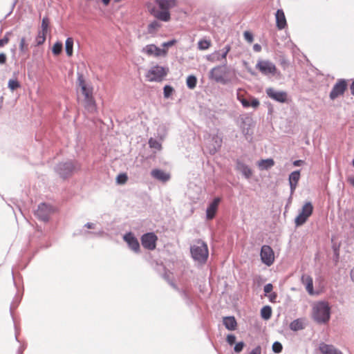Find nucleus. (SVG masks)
<instances>
[{
  "label": "nucleus",
  "instance_id": "obj_1",
  "mask_svg": "<svg viewBox=\"0 0 354 354\" xmlns=\"http://www.w3.org/2000/svg\"><path fill=\"white\" fill-rule=\"evenodd\" d=\"M77 84L84 95V106L89 113H94L97 109L95 98L93 95V88L87 84L82 73H77Z\"/></svg>",
  "mask_w": 354,
  "mask_h": 354
},
{
  "label": "nucleus",
  "instance_id": "obj_2",
  "mask_svg": "<svg viewBox=\"0 0 354 354\" xmlns=\"http://www.w3.org/2000/svg\"><path fill=\"white\" fill-rule=\"evenodd\" d=\"M155 2L162 10L153 7L149 8V12L160 21H169L171 19L169 10L176 6V0H156Z\"/></svg>",
  "mask_w": 354,
  "mask_h": 354
},
{
  "label": "nucleus",
  "instance_id": "obj_3",
  "mask_svg": "<svg viewBox=\"0 0 354 354\" xmlns=\"http://www.w3.org/2000/svg\"><path fill=\"white\" fill-rule=\"evenodd\" d=\"M81 165L76 160H68L59 162L55 167V172L63 179L71 176L75 172L80 170Z\"/></svg>",
  "mask_w": 354,
  "mask_h": 354
},
{
  "label": "nucleus",
  "instance_id": "obj_4",
  "mask_svg": "<svg viewBox=\"0 0 354 354\" xmlns=\"http://www.w3.org/2000/svg\"><path fill=\"white\" fill-rule=\"evenodd\" d=\"M313 317L318 324L327 323L330 317V308L326 301H319L313 307Z\"/></svg>",
  "mask_w": 354,
  "mask_h": 354
},
{
  "label": "nucleus",
  "instance_id": "obj_5",
  "mask_svg": "<svg viewBox=\"0 0 354 354\" xmlns=\"http://www.w3.org/2000/svg\"><path fill=\"white\" fill-rule=\"evenodd\" d=\"M190 252L193 259L200 263H205L209 256L207 245L201 239L197 241V245L190 247Z\"/></svg>",
  "mask_w": 354,
  "mask_h": 354
},
{
  "label": "nucleus",
  "instance_id": "obj_6",
  "mask_svg": "<svg viewBox=\"0 0 354 354\" xmlns=\"http://www.w3.org/2000/svg\"><path fill=\"white\" fill-rule=\"evenodd\" d=\"M168 68L156 65L151 67L146 74V78L149 82H161L167 75Z\"/></svg>",
  "mask_w": 354,
  "mask_h": 354
},
{
  "label": "nucleus",
  "instance_id": "obj_7",
  "mask_svg": "<svg viewBox=\"0 0 354 354\" xmlns=\"http://www.w3.org/2000/svg\"><path fill=\"white\" fill-rule=\"evenodd\" d=\"M313 206L310 202H306L302 207L301 211L295 219L297 227L304 225L308 218L312 215Z\"/></svg>",
  "mask_w": 354,
  "mask_h": 354
},
{
  "label": "nucleus",
  "instance_id": "obj_8",
  "mask_svg": "<svg viewBox=\"0 0 354 354\" xmlns=\"http://www.w3.org/2000/svg\"><path fill=\"white\" fill-rule=\"evenodd\" d=\"M227 61L223 63L222 65H218L211 69L209 71V78L214 80L216 82L225 84L227 80H225L223 75L226 73Z\"/></svg>",
  "mask_w": 354,
  "mask_h": 354
},
{
  "label": "nucleus",
  "instance_id": "obj_9",
  "mask_svg": "<svg viewBox=\"0 0 354 354\" xmlns=\"http://www.w3.org/2000/svg\"><path fill=\"white\" fill-rule=\"evenodd\" d=\"M158 236L154 232H147L141 236L140 241L142 247L148 250H153L156 247Z\"/></svg>",
  "mask_w": 354,
  "mask_h": 354
},
{
  "label": "nucleus",
  "instance_id": "obj_10",
  "mask_svg": "<svg viewBox=\"0 0 354 354\" xmlns=\"http://www.w3.org/2000/svg\"><path fill=\"white\" fill-rule=\"evenodd\" d=\"M347 88V82L345 79H339L333 85L332 90L329 93V97L331 100H335L339 96L343 95Z\"/></svg>",
  "mask_w": 354,
  "mask_h": 354
},
{
  "label": "nucleus",
  "instance_id": "obj_11",
  "mask_svg": "<svg viewBox=\"0 0 354 354\" xmlns=\"http://www.w3.org/2000/svg\"><path fill=\"white\" fill-rule=\"evenodd\" d=\"M53 212V207L50 205L42 203L38 205L35 211V216L38 219L47 222L49 220L50 216Z\"/></svg>",
  "mask_w": 354,
  "mask_h": 354
},
{
  "label": "nucleus",
  "instance_id": "obj_12",
  "mask_svg": "<svg viewBox=\"0 0 354 354\" xmlns=\"http://www.w3.org/2000/svg\"><path fill=\"white\" fill-rule=\"evenodd\" d=\"M256 68L265 75H274L277 71L276 66L268 60H260L256 64Z\"/></svg>",
  "mask_w": 354,
  "mask_h": 354
},
{
  "label": "nucleus",
  "instance_id": "obj_13",
  "mask_svg": "<svg viewBox=\"0 0 354 354\" xmlns=\"http://www.w3.org/2000/svg\"><path fill=\"white\" fill-rule=\"evenodd\" d=\"M266 93L268 97L277 102L285 103L288 101V93L286 91H277L270 87L266 89Z\"/></svg>",
  "mask_w": 354,
  "mask_h": 354
},
{
  "label": "nucleus",
  "instance_id": "obj_14",
  "mask_svg": "<svg viewBox=\"0 0 354 354\" xmlns=\"http://www.w3.org/2000/svg\"><path fill=\"white\" fill-rule=\"evenodd\" d=\"M260 256L262 262L268 266H271L274 261L273 250L269 245H263L261 247Z\"/></svg>",
  "mask_w": 354,
  "mask_h": 354
},
{
  "label": "nucleus",
  "instance_id": "obj_15",
  "mask_svg": "<svg viewBox=\"0 0 354 354\" xmlns=\"http://www.w3.org/2000/svg\"><path fill=\"white\" fill-rule=\"evenodd\" d=\"M123 239L127 243L128 247L135 253H139L140 252V246L138 240L132 232H129L126 233L123 236Z\"/></svg>",
  "mask_w": 354,
  "mask_h": 354
},
{
  "label": "nucleus",
  "instance_id": "obj_16",
  "mask_svg": "<svg viewBox=\"0 0 354 354\" xmlns=\"http://www.w3.org/2000/svg\"><path fill=\"white\" fill-rule=\"evenodd\" d=\"M236 169L241 172L243 176L246 179H250L252 176V169L239 159L236 161Z\"/></svg>",
  "mask_w": 354,
  "mask_h": 354
},
{
  "label": "nucleus",
  "instance_id": "obj_17",
  "mask_svg": "<svg viewBox=\"0 0 354 354\" xmlns=\"http://www.w3.org/2000/svg\"><path fill=\"white\" fill-rule=\"evenodd\" d=\"M301 177L300 170H295L289 174L288 181L291 195H293Z\"/></svg>",
  "mask_w": 354,
  "mask_h": 354
},
{
  "label": "nucleus",
  "instance_id": "obj_18",
  "mask_svg": "<svg viewBox=\"0 0 354 354\" xmlns=\"http://www.w3.org/2000/svg\"><path fill=\"white\" fill-rule=\"evenodd\" d=\"M221 200V199L219 197L214 198V200L209 203V205L207 207L206 217L208 220H211L214 218Z\"/></svg>",
  "mask_w": 354,
  "mask_h": 354
},
{
  "label": "nucleus",
  "instance_id": "obj_19",
  "mask_svg": "<svg viewBox=\"0 0 354 354\" xmlns=\"http://www.w3.org/2000/svg\"><path fill=\"white\" fill-rule=\"evenodd\" d=\"M239 127L241 129L242 133L244 135L249 134L250 127L252 124V118L247 115H244L239 117Z\"/></svg>",
  "mask_w": 354,
  "mask_h": 354
},
{
  "label": "nucleus",
  "instance_id": "obj_20",
  "mask_svg": "<svg viewBox=\"0 0 354 354\" xmlns=\"http://www.w3.org/2000/svg\"><path fill=\"white\" fill-rule=\"evenodd\" d=\"M151 176L162 183H166L170 179V174L160 169H154L151 171Z\"/></svg>",
  "mask_w": 354,
  "mask_h": 354
},
{
  "label": "nucleus",
  "instance_id": "obj_21",
  "mask_svg": "<svg viewBox=\"0 0 354 354\" xmlns=\"http://www.w3.org/2000/svg\"><path fill=\"white\" fill-rule=\"evenodd\" d=\"M319 350L322 354H343V353L332 344H322Z\"/></svg>",
  "mask_w": 354,
  "mask_h": 354
},
{
  "label": "nucleus",
  "instance_id": "obj_22",
  "mask_svg": "<svg viewBox=\"0 0 354 354\" xmlns=\"http://www.w3.org/2000/svg\"><path fill=\"white\" fill-rule=\"evenodd\" d=\"M276 25L279 30L283 29L286 26V19L283 10L279 9L276 14Z\"/></svg>",
  "mask_w": 354,
  "mask_h": 354
},
{
  "label": "nucleus",
  "instance_id": "obj_23",
  "mask_svg": "<svg viewBox=\"0 0 354 354\" xmlns=\"http://www.w3.org/2000/svg\"><path fill=\"white\" fill-rule=\"evenodd\" d=\"M223 325L229 330H234L237 326V322L234 316H228L223 318Z\"/></svg>",
  "mask_w": 354,
  "mask_h": 354
},
{
  "label": "nucleus",
  "instance_id": "obj_24",
  "mask_svg": "<svg viewBox=\"0 0 354 354\" xmlns=\"http://www.w3.org/2000/svg\"><path fill=\"white\" fill-rule=\"evenodd\" d=\"M301 281L306 286V290L309 294L313 292V281L309 275L304 274L301 277Z\"/></svg>",
  "mask_w": 354,
  "mask_h": 354
},
{
  "label": "nucleus",
  "instance_id": "obj_25",
  "mask_svg": "<svg viewBox=\"0 0 354 354\" xmlns=\"http://www.w3.org/2000/svg\"><path fill=\"white\" fill-rule=\"evenodd\" d=\"M207 59L211 62H216L224 60L223 63L227 61L226 57L222 56V53L220 50H216L210 55L207 56Z\"/></svg>",
  "mask_w": 354,
  "mask_h": 354
},
{
  "label": "nucleus",
  "instance_id": "obj_26",
  "mask_svg": "<svg viewBox=\"0 0 354 354\" xmlns=\"http://www.w3.org/2000/svg\"><path fill=\"white\" fill-rule=\"evenodd\" d=\"M250 98H251V102H250L249 100H248L245 98L241 100V103L242 106L244 108H248L250 106H252L254 109L257 108L260 104L259 100L257 98H255L252 96L250 97Z\"/></svg>",
  "mask_w": 354,
  "mask_h": 354
},
{
  "label": "nucleus",
  "instance_id": "obj_27",
  "mask_svg": "<svg viewBox=\"0 0 354 354\" xmlns=\"http://www.w3.org/2000/svg\"><path fill=\"white\" fill-rule=\"evenodd\" d=\"M274 165V161L272 158H268L266 160H261L259 162V166L261 167V169H268L271 168Z\"/></svg>",
  "mask_w": 354,
  "mask_h": 354
},
{
  "label": "nucleus",
  "instance_id": "obj_28",
  "mask_svg": "<svg viewBox=\"0 0 354 354\" xmlns=\"http://www.w3.org/2000/svg\"><path fill=\"white\" fill-rule=\"evenodd\" d=\"M65 50L67 55L71 57L73 53V39L72 37H68L65 42Z\"/></svg>",
  "mask_w": 354,
  "mask_h": 354
},
{
  "label": "nucleus",
  "instance_id": "obj_29",
  "mask_svg": "<svg viewBox=\"0 0 354 354\" xmlns=\"http://www.w3.org/2000/svg\"><path fill=\"white\" fill-rule=\"evenodd\" d=\"M197 84V78L194 75H190L187 77L186 85L188 88L194 89L196 88Z\"/></svg>",
  "mask_w": 354,
  "mask_h": 354
},
{
  "label": "nucleus",
  "instance_id": "obj_30",
  "mask_svg": "<svg viewBox=\"0 0 354 354\" xmlns=\"http://www.w3.org/2000/svg\"><path fill=\"white\" fill-rule=\"evenodd\" d=\"M261 315L263 319H269L272 316V308L269 306H263L261 310Z\"/></svg>",
  "mask_w": 354,
  "mask_h": 354
},
{
  "label": "nucleus",
  "instance_id": "obj_31",
  "mask_svg": "<svg viewBox=\"0 0 354 354\" xmlns=\"http://www.w3.org/2000/svg\"><path fill=\"white\" fill-rule=\"evenodd\" d=\"M290 328L293 331H297L304 328V324L300 319H295L290 324Z\"/></svg>",
  "mask_w": 354,
  "mask_h": 354
},
{
  "label": "nucleus",
  "instance_id": "obj_32",
  "mask_svg": "<svg viewBox=\"0 0 354 354\" xmlns=\"http://www.w3.org/2000/svg\"><path fill=\"white\" fill-rule=\"evenodd\" d=\"M160 26H161L160 24L158 21H156V20L153 21L147 26L148 33L153 34L160 27Z\"/></svg>",
  "mask_w": 354,
  "mask_h": 354
},
{
  "label": "nucleus",
  "instance_id": "obj_33",
  "mask_svg": "<svg viewBox=\"0 0 354 354\" xmlns=\"http://www.w3.org/2000/svg\"><path fill=\"white\" fill-rule=\"evenodd\" d=\"M46 33L39 31L38 35L35 38L36 46L42 45L46 41Z\"/></svg>",
  "mask_w": 354,
  "mask_h": 354
},
{
  "label": "nucleus",
  "instance_id": "obj_34",
  "mask_svg": "<svg viewBox=\"0 0 354 354\" xmlns=\"http://www.w3.org/2000/svg\"><path fill=\"white\" fill-rule=\"evenodd\" d=\"M179 292L187 305L190 306L193 304L192 299L190 297L187 291L181 290H179Z\"/></svg>",
  "mask_w": 354,
  "mask_h": 354
},
{
  "label": "nucleus",
  "instance_id": "obj_35",
  "mask_svg": "<svg viewBox=\"0 0 354 354\" xmlns=\"http://www.w3.org/2000/svg\"><path fill=\"white\" fill-rule=\"evenodd\" d=\"M155 48V44H148L142 49V52L147 54V55L151 56L153 55Z\"/></svg>",
  "mask_w": 354,
  "mask_h": 354
},
{
  "label": "nucleus",
  "instance_id": "obj_36",
  "mask_svg": "<svg viewBox=\"0 0 354 354\" xmlns=\"http://www.w3.org/2000/svg\"><path fill=\"white\" fill-rule=\"evenodd\" d=\"M211 46V41L207 39L200 40L198 43V47L200 50H207Z\"/></svg>",
  "mask_w": 354,
  "mask_h": 354
},
{
  "label": "nucleus",
  "instance_id": "obj_37",
  "mask_svg": "<svg viewBox=\"0 0 354 354\" xmlns=\"http://www.w3.org/2000/svg\"><path fill=\"white\" fill-rule=\"evenodd\" d=\"M49 24H50V20H49L48 17H44L41 21V30L40 31L43 32L44 33H47Z\"/></svg>",
  "mask_w": 354,
  "mask_h": 354
},
{
  "label": "nucleus",
  "instance_id": "obj_38",
  "mask_svg": "<svg viewBox=\"0 0 354 354\" xmlns=\"http://www.w3.org/2000/svg\"><path fill=\"white\" fill-rule=\"evenodd\" d=\"M148 143H149V147H151V148H153V149H156L158 150L161 149V144L160 143V142L153 138H151L149 140Z\"/></svg>",
  "mask_w": 354,
  "mask_h": 354
},
{
  "label": "nucleus",
  "instance_id": "obj_39",
  "mask_svg": "<svg viewBox=\"0 0 354 354\" xmlns=\"http://www.w3.org/2000/svg\"><path fill=\"white\" fill-rule=\"evenodd\" d=\"M19 50L21 53H26L28 51V46L26 44L25 37H22L20 39Z\"/></svg>",
  "mask_w": 354,
  "mask_h": 354
},
{
  "label": "nucleus",
  "instance_id": "obj_40",
  "mask_svg": "<svg viewBox=\"0 0 354 354\" xmlns=\"http://www.w3.org/2000/svg\"><path fill=\"white\" fill-rule=\"evenodd\" d=\"M62 44L59 41L55 43L52 49L53 53L55 55H59L62 50Z\"/></svg>",
  "mask_w": 354,
  "mask_h": 354
},
{
  "label": "nucleus",
  "instance_id": "obj_41",
  "mask_svg": "<svg viewBox=\"0 0 354 354\" xmlns=\"http://www.w3.org/2000/svg\"><path fill=\"white\" fill-rule=\"evenodd\" d=\"M8 88L11 91H15L21 86L20 83L17 80H10L8 81Z\"/></svg>",
  "mask_w": 354,
  "mask_h": 354
},
{
  "label": "nucleus",
  "instance_id": "obj_42",
  "mask_svg": "<svg viewBox=\"0 0 354 354\" xmlns=\"http://www.w3.org/2000/svg\"><path fill=\"white\" fill-rule=\"evenodd\" d=\"M174 89L169 85H165L163 88V94L165 98H168L174 92Z\"/></svg>",
  "mask_w": 354,
  "mask_h": 354
},
{
  "label": "nucleus",
  "instance_id": "obj_43",
  "mask_svg": "<svg viewBox=\"0 0 354 354\" xmlns=\"http://www.w3.org/2000/svg\"><path fill=\"white\" fill-rule=\"evenodd\" d=\"M215 142H216V145H214L212 148H211V147L209 148V153L212 155L216 153L218 151V150L220 149V147L221 146L222 140L221 139L216 140Z\"/></svg>",
  "mask_w": 354,
  "mask_h": 354
},
{
  "label": "nucleus",
  "instance_id": "obj_44",
  "mask_svg": "<svg viewBox=\"0 0 354 354\" xmlns=\"http://www.w3.org/2000/svg\"><path fill=\"white\" fill-rule=\"evenodd\" d=\"M272 351L275 353H279L282 351L283 346L279 342H274L272 346Z\"/></svg>",
  "mask_w": 354,
  "mask_h": 354
},
{
  "label": "nucleus",
  "instance_id": "obj_45",
  "mask_svg": "<svg viewBox=\"0 0 354 354\" xmlns=\"http://www.w3.org/2000/svg\"><path fill=\"white\" fill-rule=\"evenodd\" d=\"M167 53V50L166 49H161L156 46V48H154V53L153 55L155 57H160L161 55H166Z\"/></svg>",
  "mask_w": 354,
  "mask_h": 354
},
{
  "label": "nucleus",
  "instance_id": "obj_46",
  "mask_svg": "<svg viewBox=\"0 0 354 354\" xmlns=\"http://www.w3.org/2000/svg\"><path fill=\"white\" fill-rule=\"evenodd\" d=\"M128 180L127 175L126 174H120L116 178V182L118 184H124Z\"/></svg>",
  "mask_w": 354,
  "mask_h": 354
},
{
  "label": "nucleus",
  "instance_id": "obj_47",
  "mask_svg": "<svg viewBox=\"0 0 354 354\" xmlns=\"http://www.w3.org/2000/svg\"><path fill=\"white\" fill-rule=\"evenodd\" d=\"M245 346V343L243 342H239L236 343L234 347V351L235 353H239L242 351Z\"/></svg>",
  "mask_w": 354,
  "mask_h": 354
},
{
  "label": "nucleus",
  "instance_id": "obj_48",
  "mask_svg": "<svg viewBox=\"0 0 354 354\" xmlns=\"http://www.w3.org/2000/svg\"><path fill=\"white\" fill-rule=\"evenodd\" d=\"M243 36H244L245 39L250 44H251L253 41V39H254L253 35L250 32H249V31L244 32Z\"/></svg>",
  "mask_w": 354,
  "mask_h": 354
},
{
  "label": "nucleus",
  "instance_id": "obj_49",
  "mask_svg": "<svg viewBox=\"0 0 354 354\" xmlns=\"http://www.w3.org/2000/svg\"><path fill=\"white\" fill-rule=\"evenodd\" d=\"M226 341L230 345H232L236 342V336L233 334H229L227 336Z\"/></svg>",
  "mask_w": 354,
  "mask_h": 354
},
{
  "label": "nucleus",
  "instance_id": "obj_50",
  "mask_svg": "<svg viewBox=\"0 0 354 354\" xmlns=\"http://www.w3.org/2000/svg\"><path fill=\"white\" fill-rule=\"evenodd\" d=\"M231 50V46L230 44L226 45L220 51L222 53L223 57H227V53Z\"/></svg>",
  "mask_w": 354,
  "mask_h": 354
},
{
  "label": "nucleus",
  "instance_id": "obj_51",
  "mask_svg": "<svg viewBox=\"0 0 354 354\" xmlns=\"http://www.w3.org/2000/svg\"><path fill=\"white\" fill-rule=\"evenodd\" d=\"M176 43V39H171L170 41H168L162 43V46L165 47V48H168V47L172 46Z\"/></svg>",
  "mask_w": 354,
  "mask_h": 354
},
{
  "label": "nucleus",
  "instance_id": "obj_52",
  "mask_svg": "<svg viewBox=\"0 0 354 354\" xmlns=\"http://www.w3.org/2000/svg\"><path fill=\"white\" fill-rule=\"evenodd\" d=\"M273 289V286L272 283H267L264 288H263V291L265 292V294H268V293H270L272 292Z\"/></svg>",
  "mask_w": 354,
  "mask_h": 354
},
{
  "label": "nucleus",
  "instance_id": "obj_53",
  "mask_svg": "<svg viewBox=\"0 0 354 354\" xmlns=\"http://www.w3.org/2000/svg\"><path fill=\"white\" fill-rule=\"evenodd\" d=\"M269 301L272 303H275L277 298V294L275 292H271L268 295Z\"/></svg>",
  "mask_w": 354,
  "mask_h": 354
},
{
  "label": "nucleus",
  "instance_id": "obj_54",
  "mask_svg": "<svg viewBox=\"0 0 354 354\" xmlns=\"http://www.w3.org/2000/svg\"><path fill=\"white\" fill-rule=\"evenodd\" d=\"M249 354H261V348L260 346H257L254 348Z\"/></svg>",
  "mask_w": 354,
  "mask_h": 354
},
{
  "label": "nucleus",
  "instance_id": "obj_55",
  "mask_svg": "<svg viewBox=\"0 0 354 354\" xmlns=\"http://www.w3.org/2000/svg\"><path fill=\"white\" fill-rule=\"evenodd\" d=\"M6 55L5 53H0V64H4L6 62Z\"/></svg>",
  "mask_w": 354,
  "mask_h": 354
},
{
  "label": "nucleus",
  "instance_id": "obj_56",
  "mask_svg": "<svg viewBox=\"0 0 354 354\" xmlns=\"http://www.w3.org/2000/svg\"><path fill=\"white\" fill-rule=\"evenodd\" d=\"M303 164H304V160H295V161L292 162V165H293L295 167H300V166H301Z\"/></svg>",
  "mask_w": 354,
  "mask_h": 354
},
{
  "label": "nucleus",
  "instance_id": "obj_57",
  "mask_svg": "<svg viewBox=\"0 0 354 354\" xmlns=\"http://www.w3.org/2000/svg\"><path fill=\"white\" fill-rule=\"evenodd\" d=\"M8 43V39L7 37H3L0 39V48L4 46Z\"/></svg>",
  "mask_w": 354,
  "mask_h": 354
},
{
  "label": "nucleus",
  "instance_id": "obj_58",
  "mask_svg": "<svg viewBox=\"0 0 354 354\" xmlns=\"http://www.w3.org/2000/svg\"><path fill=\"white\" fill-rule=\"evenodd\" d=\"M19 302V301H17V299L12 301V303L10 305V312H12L14 308L17 307Z\"/></svg>",
  "mask_w": 354,
  "mask_h": 354
},
{
  "label": "nucleus",
  "instance_id": "obj_59",
  "mask_svg": "<svg viewBox=\"0 0 354 354\" xmlns=\"http://www.w3.org/2000/svg\"><path fill=\"white\" fill-rule=\"evenodd\" d=\"M253 50L255 52H260L261 50V46L260 44H255L254 46H253Z\"/></svg>",
  "mask_w": 354,
  "mask_h": 354
},
{
  "label": "nucleus",
  "instance_id": "obj_60",
  "mask_svg": "<svg viewBox=\"0 0 354 354\" xmlns=\"http://www.w3.org/2000/svg\"><path fill=\"white\" fill-rule=\"evenodd\" d=\"M84 227L88 228V229H93L95 228V224L93 223H86L85 225H84Z\"/></svg>",
  "mask_w": 354,
  "mask_h": 354
},
{
  "label": "nucleus",
  "instance_id": "obj_61",
  "mask_svg": "<svg viewBox=\"0 0 354 354\" xmlns=\"http://www.w3.org/2000/svg\"><path fill=\"white\" fill-rule=\"evenodd\" d=\"M17 1V0H15V1L13 2V3H12V9H11V10H10V12L6 15V17H8V16H9V15L12 12V10H13V9H14V8H15V5H16Z\"/></svg>",
  "mask_w": 354,
  "mask_h": 354
},
{
  "label": "nucleus",
  "instance_id": "obj_62",
  "mask_svg": "<svg viewBox=\"0 0 354 354\" xmlns=\"http://www.w3.org/2000/svg\"><path fill=\"white\" fill-rule=\"evenodd\" d=\"M348 182L354 187V176H351L348 178Z\"/></svg>",
  "mask_w": 354,
  "mask_h": 354
},
{
  "label": "nucleus",
  "instance_id": "obj_63",
  "mask_svg": "<svg viewBox=\"0 0 354 354\" xmlns=\"http://www.w3.org/2000/svg\"><path fill=\"white\" fill-rule=\"evenodd\" d=\"M350 90H351V95H354V80L353 81V82L351 83V84L350 86Z\"/></svg>",
  "mask_w": 354,
  "mask_h": 354
},
{
  "label": "nucleus",
  "instance_id": "obj_64",
  "mask_svg": "<svg viewBox=\"0 0 354 354\" xmlns=\"http://www.w3.org/2000/svg\"><path fill=\"white\" fill-rule=\"evenodd\" d=\"M350 276L352 281L354 283V268L351 270Z\"/></svg>",
  "mask_w": 354,
  "mask_h": 354
}]
</instances>
